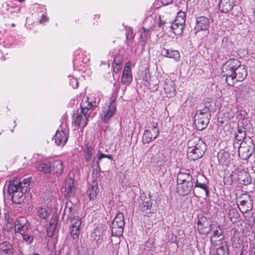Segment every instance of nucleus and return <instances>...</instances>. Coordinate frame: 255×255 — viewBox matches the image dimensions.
Returning <instances> with one entry per match:
<instances>
[{
  "instance_id": "47",
  "label": "nucleus",
  "mask_w": 255,
  "mask_h": 255,
  "mask_svg": "<svg viewBox=\"0 0 255 255\" xmlns=\"http://www.w3.org/2000/svg\"><path fill=\"white\" fill-rule=\"evenodd\" d=\"M70 85H71L73 88H77L78 87V82L77 79L75 78H72L70 79Z\"/></svg>"
},
{
  "instance_id": "41",
  "label": "nucleus",
  "mask_w": 255,
  "mask_h": 255,
  "mask_svg": "<svg viewBox=\"0 0 255 255\" xmlns=\"http://www.w3.org/2000/svg\"><path fill=\"white\" fill-rule=\"evenodd\" d=\"M217 255H229L228 250L226 246H221L217 249Z\"/></svg>"
},
{
  "instance_id": "12",
  "label": "nucleus",
  "mask_w": 255,
  "mask_h": 255,
  "mask_svg": "<svg viewBox=\"0 0 255 255\" xmlns=\"http://www.w3.org/2000/svg\"><path fill=\"white\" fill-rule=\"evenodd\" d=\"M253 201L252 197L248 195H245L244 199L238 203V206L240 211L243 213L251 211L253 208Z\"/></svg>"
},
{
  "instance_id": "46",
  "label": "nucleus",
  "mask_w": 255,
  "mask_h": 255,
  "mask_svg": "<svg viewBox=\"0 0 255 255\" xmlns=\"http://www.w3.org/2000/svg\"><path fill=\"white\" fill-rule=\"evenodd\" d=\"M195 187H199V188H200L204 190L205 191L206 193H207L208 189H207V186L206 185V184L200 183V182H198V181H197L195 184Z\"/></svg>"
},
{
  "instance_id": "3",
  "label": "nucleus",
  "mask_w": 255,
  "mask_h": 255,
  "mask_svg": "<svg viewBox=\"0 0 255 255\" xmlns=\"http://www.w3.org/2000/svg\"><path fill=\"white\" fill-rule=\"evenodd\" d=\"M206 150V144L198 137H194L188 142L187 158L195 160L202 157Z\"/></svg>"
},
{
  "instance_id": "14",
  "label": "nucleus",
  "mask_w": 255,
  "mask_h": 255,
  "mask_svg": "<svg viewBox=\"0 0 255 255\" xmlns=\"http://www.w3.org/2000/svg\"><path fill=\"white\" fill-rule=\"evenodd\" d=\"M211 227V221L205 217L200 218L197 222V229L200 234H205L210 232Z\"/></svg>"
},
{
  "instance_id": "40",
  "label": "nucleus",
  "mask_w": 255,
  "mask_h": 255,
  "mask_svg": "<svg viewBox=\"0 0 255 255\" xmlns=\"http://www.w3.org/2000/svg\"><path fill=\"white\" fill-rule=\"evenodd\" d=\"M23 239L28 244H30L33 240V236L28 233V230H27L26 232H24L21 234Z\"/></svg>"
},
{
  "instance_id": "1",
  "label": "nucleus",
  "mask_w": 255,
  "mask_h": 255,
  "mask_svg": "<svg viewBox=\"0 0 255 255\" xmlns=\"http://www.w3.org/2000/svg\"><path fill=\"white\" fill-rule=\"evenodd\" d=\"M222 72L223 76L226 77L228 84L230 86L243 81L247 76L246 66L236 59L227 61L222 66Z\"/></svg>"
},
{
  "instance_id": "29",
  "label": "nucleus",
  "mask_w": 255,
  "mask_h": 255,
  "mask_svg": "<svg viewBox=\"0 0 255 255\" xmlns=\"http://www.w3.org/2000/svg\"><path fill=\"white\" fill-rule=\"evenodd\" d=\"M98 190L97 185H92L87 190V194L90 200H94L98 194Z\"/></svg>"
},
{
  "instance_id": "5",
  "label": "nucleus",
  "mask_w": 255,
  "mask_h": 255,
  "mask_svg": "<svg viewBox=\"0 0 255 255\" xmlns=\"http://www.w3.org/2000/svg\"><path fill=\"white\" fill-rule=\"evenodd\" d=\"M8 193L11 196L12 200L16 204H21L25 198V192L20 186V181L15 179L9 182L8 187Z\"/></svg>"
},
{
  "instance_id": "34",
  "label": "nucleus",
  "mask_w": 255,
  "mask_h": 255,
  "mask_svg": "<svg viewBox=\"0 0 255 255\" xmlns=\"http://www.w3.org/2000/svg\"><path fill=\"white\" fill-rule=\"evenodd\" d=\"M151 29H145L144 27H142V31L140 32V38L141 39L145 42L148 40L150 37Z\"/></svg>"
},
{
  "instance_id": "9",
  "label": "nucleus",
  "mask_w": 255,
  "mask_h": 255,
  "mask_svg": "<svg viewBox=\"0 0 255 255\" xmlns=\"http://www.w3.org/2000/svg\"><path fill=\"white\" fill-rule=\"evenodd\" d=\"M186 19V15L184 12H178L175 19L172 22L171 28L176 35H179L183 32Z\"/></svg>"
},
{
  "instance_id": "33",
  "label": "nucleus",
  "mask_w": 255,
  "mask_h": 255,
  "mask_svg": "<svg viewBox=\"0 0 255 255\" xmlns=\"http://www.w3.org/2000/svg\"><path fill=\"white\" fill-rule=\"evenodd\" d=\"M246 136V131L244 127H238L237 132H236L235 138L239 141L243 140Z\"/></svg>"
},
{
  "instance_id": "17",
  "label": "nucleus",
  "mask_w": 255,
  "mask_h": 255,
  "mask_svg": "<svg viewBox=\"0 0 255 255\" xmlns=\"http://www.w3.org/2000/svg\"><path fill=\"white\" fill-rule=\"evenodd\" d=\"M209 20L205 16H200L196 19L195 29L197 31L206 30L209 27Z\"/></svg>"
},
{
  "instance_id": "26",
  "label": "nucleus",
  "mask_w": 255,
  "mask_h": 255,
  "mask_svg": "<svg viewBox=\"0 0 255 255\" xmlns=\"http://www.w3.org/2000/svg\"><path fill=\"white\" fill-rule=\"evenodd\" d=\"M103 158H108L110 159H112V155L109 154H105L102 153L101 151L100 150H98L97 155L93 158L94 162L93 165L95 166L99 167V161Z\"/></svg>"
},
{
  "instance_id": "32",
  "label": "nucleus",
  "mask_w": 255,
  "mask_h": 255,
  "mask_svg": "<svg viewBox=\"0 0 255 255\" xmlns=\"http://www.w3.org/2000/svg\"><path fill=\"white\" fill-rule=\"evenodd\" d=\"M37 168L44 173H50L51 172V163H40Z\"/></svg>"
},
{
  "instance_id": "36",
  "label": "nucleus",
  "mask_w": 255,
  "mask_h": 255,
  "mask_svg": "<svg viewBox=\"0 0 255 255\" xmlns=\"http://www.w3.org/2000/svg\"><path fill=\"white\" fill-rule=\"evenodd\" d=\"M228 214L229 218L232 222H233V219H238L240 217L239 214L236 209L232 208L230 209Z\"/></svg>"
},
{
  "instance_id": "2",
  "label": "nucleus",
  "mask_w": 255,
  "mask_h": 255,
  "mask_svg": "<svg viewBox=\"0 0 255 255\" xmlns=\"http://www.w3.org/2000/svg\"><path fill=\"white\" fill-rule=\"evenodd\" d=\"M99 99L96 98L92 95L87 97L82 100L81 104V108L82 114L78 113L74 114L73 117V121L76 127H85L88 122L86 116L87 110L92 109L93 107H97L99 103Z\"/></svg>"
},
{
  "instance_id": "45",
  "label": "nucleus",
  "mask_w": 255,
  "mask_h": 255,
  "mask_svg": "<svg viewBox=\"0 0 255 255\" xmlns=\"http://www.w3.org/2000/svg\"><path fill=\"white\" fill-rule=\"evenodd\" d=\"M71 208L68 207V206H66L64 210L63 217H66L67 218H70L71 217Z\"/></svg>"
},
{
  "instance_id": "42",
  "label": "nucleus",
  "mask_w": 255,
  "mask_h": 255,
  "mask_svg": "<svg viewBox=\"0 0 255 255\" xmlns=\"http://www.w3.org/2000/svg\"><path fill=\"white\" fill-rule=\"evenodd\" d=\"M30 180L28 178L24 179L22 182H20V186L23 189V191L26 193L29 187Z\"/></svg>"
},
{
  "instance_id": "23",
  "label": "nucleus",
  "mask_w": 255,
  "mask_h": 255,
  "mask_svg": "<svg viewBox=\"0 0 255 255\" xmlns=\"http://www.w3.org/2000/svg\"><path fill=\"white\" fill-rule=\"evenodd\" d=\"M238 179L240 181V183L244 185H247L251 182V179L249 173L245 170L239 172Z\"/></svg>"
},
{
  "instance_id": "7",
  "label": "nucleus",
  "mask_w": 255,
  "mask_h": 255,
  "mask_svg": "<svg viewBox=\"0 0 255 255\" xmlns=\"http://www.w3.org/2000/svg\"><path fill=\"white\" fill-rule=\"evenodd\" d=\"M125 226L124 216L122 213H119L112 223V234L113 236H120L122 235Z\"/></svg>"
},
{
  "instance_id": "8",
  "label": "nucleus",
  "mask_w": 255,
  "mask_h": 255,
  "mask_svg": "<svg viewBox=\"0 0 255 255\" xmlns=\"http://www.w3.org/2000/svg\"><path fill=\"white\" fill-rule=\"evenodd\" d=\"M116 111V105L113 99H110L108 103L105 104L101 114V118L104 123L108 122L113 116Z\"/></svg>"
},
{
  "instance_id": "10",
  "label": "nucleus",
  "mask_w": 255,
  "mask_h": 255,
  "mask_svg": "<svg viewBox=\"0 0 255 255\" xmlns=\"http://www.w3.org/2000/svg\"><path fill=\"white\" fill-rule=\"evenodd\" d=\"M152 203L151 201V197L149 195L144 193L141 194L139 201V209L142 214L144 215L151 213V207Z\"/></svg>"
},
{
  "instance_id": "52",
  "label": "nucleus",
  "mask_w": 255,
  "mask_h": 255,
  "mask_svg": "<svg viewBox=\"0 0 255 255\" xmlns=\"http://www.w3.org/2000/svg\"><path fill=\"white\" fill-rule=\"evenodd\" d=\"M241 88V87H238V88H237V89H240Z\"/></svg>"
},
{
  "instance_id": "4",
  "label": "nucleus",
  "mask_w": 255,
  "mask_h": 255,
  "mask_svg": "<svg viewBox=\"0 0 255 255\" xmlns=\"http://www.w3.org/2000/svg\"><path fill=\"white\" fill-rule=\"evenodd\" d=\"M159 134L158 120L154 118L146 119L142 137L143 142L148 143L153 141Z\"/></svg>"
},
{
  "instance_id": "51",
  "label": "nucleus",
  "mask_w": 255,
  "mask_h": 255,
  "mask_svg": "<svg viewBox=\"0 0 255 255\" xmlns=\"http://www.w3.org/2000/svg\"><path fill=\"white\" fill-rule=\"evenodd\" d=\"M33 255H40L37 253H34Z\"/></svg>"
},
{
  "instance_id": "49",
  "label": "nucleus",
  "mask_w": 255,
  "mask_h": 255,
  "mask_svg": "<svg viewBox=\"0 0 255 255\" xmlns=\"http://www.w3.org/2000/svg\"><path fill=\"white\" fill-rule=\"evenodd\" d=\"M47 19H48V18L44 14H42L41 19L40 20V23L44 22L47 21Z\"/></svg>"
},
{
  "instance_id": "35",
  "label": "nucleus",
  "mask_w": 255,
  "mask_h": 255,
  "mask_svg": "<svg viewBox=\"0 0 255 255\" xmlns=\"http://www.w3.org/2000/svg\"><path fill=\"white\" fill-rule=\"evenodd\" d=\"M93 155V148L91 146H87L85 149V159L86 161H90Z\"/></svg>"
},
{
  "instance_id": "15",
  "label": "nucleus",
  "mask_w": 255,
  "mask_h": 255,
  "mask_svg": "<svg viewBox=\"0 0 255 255\" xmlns=\"http://www.w3.org/2000/svg\"><path fill=\"white\" fill-rule=\"evenodd\" d=\"M130 65V62L128 61L124 68L121 82L122 84L125 85H129L132 81V76Z\"/></svg>"
},
{
  "instance_id": "48",
  "label": "nucleus",
  "mask_w": 255,
  "mask_h": 255,
  "mask_svg": "<svg viewBox=\"0 0 255 255\" xmlns=\"http://www.w3.org/2000/svg\"><path fill=\"white\" fill-rule=\"evenodd\" d=\"M161 0V3L163 5H167V4L170 3L172 1V0Z\"/></svg>"
},
{
  "instance_id": "16",
  "label": "nucleus",
  "mask_w": 255,
  "mask_h": 255,
  "mask_svg": "<svg viewBox=\"0 0 255 255\" xmlns=\"http://www.w3.org/2000/svg\"><path fill=\"white\" fill-rule=\"evenodd\" d=\"M193 186L192 181L177 183V192L180 195H186L191 191Z\"/></svg>"
},
{
  "instance_id": "27",
  "label": "nucleus",
  "mask_w": 255,
  "mask_h": 255,
  "mask_svg": "<svg viewBox=\"0 0 255 255\" xmlns=\"http://www.w3.org/2000/svg\"><path fill=\"white\" fill-rule=\"evenodd\" d=\"M51 212V209L47 207H39L37 209V215L40 218L46 219L48 217Z\"/></svg>"
},
{
  "instance_id": "24",
  "label": "nucleus",
  "mask_w": 255,
  "mask_h": 255,
  "mask_svg": "<svg viewBox=\"0 0 255 255\" xmlns=\"http://www.w3.org/2000/svg\"><path fill=\"white\" fill-rule=\"evenodd\" d=\"M224 239L221 229H216L213 231V235L210 238V241L213 244H218V242Z\"/></svg>"
},
{
  "instance_id": "13",
  "label": "nucleus",
  "mask_w": 255,
  "mask_h": 255,
  "mask_svg": "<svg viewBox=\"0 0 255 255\" xmlns=\"http://www.w3.org/2000/svg\"><path fill=\"white\" fill-rule=\"evenodd\" d=\"M29 223L25 218L21 217L14 222V231L20 234L28 230Z\"/></svg>"
},
{
  "instance_id": "39",
  "label": "nucleus",
  "mask_w": 255,
  "mask_h": 255,
  "mask_svg": "<svg viewBox=\"0 0 255 255\" xmlns=\"http://www.w3.org/2000/svg\"><path fill=\"white\" fill-rule=\"evenodd\" d=\"M57 226V221H54V222H51L50 223V226L48 228L47 232V235L49 237H52L53 236V233L56 227Z\"/></svg>"
},
{
  "instance_id": "30",
  "label": "nucleus",
  "mask_w": 255,
  "mask_h": 255,
  "mask_svg": "<svg viewBox=\"0 0 255 255\" xmlns=\"http://www.w3.org/2000/svg\"><path fill=\"white\" fill-rule=\"evenodd\" d=\"M209 119H195V124L198 130H202L207 126L209 123Z\"/></svg>"
},
{
  "instance_id": "18",
  "label": "nucleus",
  "mask_w": 255,
  "mask_h": 255,
  "mask_svg": "<svg viewBox=\"0 0 255 255\" xmlns=\"http://www.w3.org/2000/svg\"><path fill=\"white\" fill-rule=\"evenodd\" d=\"M235 3V0H220L219 9L222 12H227L232 9Z\"/></svg>"
},
{
  "instance_id": "28",
  "label": "nucleus",
  "mask_w": 255,
  "mask_h": 255,
  "mask_svg": "<svg viewBox=\"0 0 255 255\" xmlns=\"http://www.w3.org/2000/svg\"><path fill=\"white\" fill-rule=\"evenodd\" d=\"M210 115L209 114V110L207 108H204L203 109L199 110L197 111L196 114L195 115V119H210Z\"/></svg>"
},
{
  "instance_id": "22",
  "label": "nucleus",
  "mask_w": 255,
  "mask_h": 255,
  "mask_svg": "<svg viewBox=\"0 0 255 255\" xmlns=\"http://www.w3.org/2000/svg\"><path fill=\"white\" fill-rule=\"evenodd\" d=\"M0 255H13L12 246L9 242L0 244Z\"/></svg>"
},
{
  "instance_id": "50",
  "label": "nucleus",
  "mask_w": 255,
  "mask_h": 255,
  "mask_svg": "<svg viewBox=\"0 0 255 255\" xmlns=\"http://www.w3.org/2000/svg\"><path fill=\"white\" fill-rule=\"evenodd\" d=\"M25 0H18V1L20 2H22L23 1H24Z\"/></svg>"
},
{
  "instance_id": "6",
  "label": "nucleus",
  "mask_w": 255,
  "mask_h": 255,
  "mask_svg": "<svg viewBox=\"0 0 255 255\" xmlns=\"http://www.w3.org/2000/svg\"><path fill=\"white\" fill-rule=\"evenodd\" d=\"M254 150V144L253 140L249 138L242 141L238 150L239 156L243 159L246 160L252 154Z\"/></svg>"
},
{
  "instance_id": "20",
  "label": "nucleus",
  "mask_w": 255,
  "mask_h": 255,
  "mask_svg": "<svg viewBox=\"0 0 255 255\" xmlns=\"http://www.w3.org/2000/svg\"><path fill=\"white\" fill-rule=\"evenodd\" d=\"M51 171L57 176H60L63 171V164L61 160H56L51 162Z\"/></svg>"
},
{
  "instance_id": "31",
  "label": "nucleus",
  "mask_w": 255,
  "mask_h": 255,
  "mask_svg": "<svg viewBox=\"0 0 255 255\" xmlns=\"http://www.w3.org/2000/svg\"><path fill=\"white\" fill-rule=\"evenodd\" d=\"M164 88L168 97H172L175 95L176 90L173 82H171L170 85L166 84Z\"/></svg>"
},
{
  "instance_id": "38",
  "label": "nucleus",
  "mask_w": 255,
  "mask_h": 255,
  "mask_svg": "<svg viewBox=\"0 0 255 255\" xmlns=\"http://www.w3.org/2000/svg\"><path fill=\"white\" fill-rule=\"evenodd\" d=\"M121 61L120 58H116L113 64V70L115 73H118L120 71L121 68L120 65Z\"/></svg>"
},
{
  "instance_id": "43",
  "label": "nucleus",
  "mask_w": 255,
  "mask_h": 255,
  "mask_svg": "<svg viewBox=\"0 0 255 255\" xmlns=\"http://www.w3.org/2000/svg\"><path fill=\"white\" fill-rule=\"evenodd\" d=\"M70 235L73 239L78 238L80 233V229L70 227Z\"/></svg>"
},
{
  "instance_id": "37",
  "label": "nucleus",
  "mask_w": 255,
  "mask_h": 255,
  "mask_svg": "<svg viewBox=\"0 0 255 255\" xmlns=\"http://www.w3.org/2000/svg\"><path fill=\"white\" fill-rule=\"evenodd\" d=\"M81 223V220L79 218H74L72 219L71 221V226H70V227L80 229Z\"/></svg>"
},
{
  "instance_id": "19",
  "label": "nucleus",
  "mask_w": 255,
  "mask_h": 255,
  "mask_svg": "<svg viewBox=\"0 0 255 255\" xmlns=\"http://www.w3.org/2000/svg\"><path fill=\"white\" fill-rule=\"evenodd\" d=\"M54 139L57 145L63 146L67 142L68 137L65 132L58 130L55 133Z\"/></svg>"
},
{
  "instance_id": "11",
  "label": "nucleus",
  "mask_w": 255,
  "mask_h": 255,
  "mask_svg": "<svg viewBox=\"0 0 255 255\" xmlns=\"http://www.w3.org/2000/svg\"><path fill=\"white\" fill-rule=\"evenodd\" d=\"M62 189L63 190L65 196L67 197L74 196L76 190L74 179L70 177L66 178L65 185Z\"/></svg>"
},
{
  "instance_id": "44",
  "label": "nucleus",
  "mask_w": 255,
  "mask_h": 255,
  "mask_svg": "<svg viewBox=\"0 0 255 255\" xmlns=\"http://www.w3.org/2000/svg\"><path fill=\"white\" fill-rule=\"evenodd\" d=\"M13 221L12 219L8 217L6 219V227L7 230H11L13 229L14 226V223H13Z\"/></svg>"
},
{
  "instance_id": "25",
  "label": "nucleus",
  "mask_w": 255,
  "mask_h": 255,
  "mask_svg": "<svg viewBox=\"0 0 255 255\" xmlns=\"http://www.w3.org/2000/svg\"><path fill=\"white\" fill-rule=\"evenodd\" d=\"M192 177L189 173L180 172L177 177V183L192 181Z\"/></svg>"
},
{
  "instance_id": "21",
  "label": "nucleus",
  "mask_w": 255,
  "mask_h": 255,
  "mask_svg": "<svg viewBox=\"0 0 255 255\" xmlns=\"http://www.w3.org/2000/svg\"><path fill=\"white\" fill-rule=\"evenodd\" d=\"M161 54L169 58H172L176 61H179L180 59V55L178 51L177 50H171L162 48L161 50Z\"/></svg>"
}]
</instances>
